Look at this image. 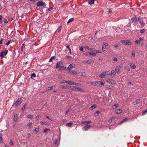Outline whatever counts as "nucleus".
<instances>
[{"label": "nucleus", "mask_w": 147, "mask_h": 147, "mask_svg": "<svg viewBox=\"0 0 147 147\" xmlns=\"http://www.w3.org/2000/svg\"><path fill=\"white\" fill-rule=\"evenodd\" d=\"M116 71H115L114 70H112L111 71V73H109V74L111 75H115L116 74Z\"/></svg>", "instance_id": "23"}, {"label": "nucleus", "mask_w": 147, "mask_h": 147, "mask_svg": "<svg viewBox=\"0 0 147 147\" xmlns=\"http://www.w3.org/2000/svg\"><path fill=\"white\" fill-rule=\"evenodd\" d=\"M95 83L96 81L94 82H90V84L92 85L95 86Z\"/></svg>", "instance_id": "39"}, {"label": "nucleus", "mask_w": 147, "mask_h": 147, "mask_svg": "<svg viewBox=\"0 0 147 147\" xmlns=\"http://www.w3.org/2000/svg\"><path fill=\"white\" fill-rule=\"evenodd\" d=\"M91 126V125H85L82 128V129L83 131H87Z\"/></svg>", "instance_id": "8"}, {"label": "nucleus", "mask_w": 147, "mask_h": 147, "mask_svg": "<svg viewBox=\"0 0 147 147\" xmlns=\"http://www.w3.org/2000/svg\"><path fill=\"white\" fill-rule=\"evenodd\" d=\"M10 43V41L8 40L7 42L6 43V44L7 45H8Z\"/></svg>", "instance_id": "60"}, {"label": "nucleus", "mask_w": 147, "mask_h": 147, "mask_svg": "<svg viewBox=\"0 0 147 147\" xmlns=\"http://www.w3.org/2000/svg\"><path fill=\"white\" fill-rule=\"evenodd\" d=\"M72 89L75 91H80L82 90L80 88L75 86L73 87Z\"/></svg>", "instance_id": "10"}, {"label": "nucleus", "mask_w": 147, "mask_h": 147, "mask_svg": "<svg viewBox=\"0 0 147 147\" xmlns=\"http://www.w3.org/2000/svg\"><path fill=\"white\" fill-rule=\"evenodd\" d=\"M131 55H132V56H135V53L134 51H132Z\"/></svg>", "instance_id": "41"}, {"label": "nucleus", "mask_w": 147, "mask_h": 147, "mask_svg": "<svg viewBox=\"0 0 147 147\" xmlns=\"http://www.w3.org/2000/svg\"><path fill=\"white\" fill-rule=\"evenodd\" d=\"M78 85V86H80L81 85V84H78V83H74V85H76V86H77Z\"/></svg>", "instance_id": "47"}, {"label": "nucleus", "mask_w": 147, "mask_h": 147, "mask_svg": "<svg viewBox=\"0 0 147 147\" xmlns=\"http://www.w3.org/2000/svg\"><path fill=\"white\" fill-rule=\"evenodd\" d=\"M102 51H105V50H106V49L105 47H105H104V46H103V47H102Z\"/></svg>", "instance_id": "61"}, {"label": "nucleus", "mask_w": 147, "mask_h": 147, "mask_svg": "<svg viewBox=\"0 0 147 147\" xmlns=\"http://www.w3.org/2000/svg\"><path fill=\"white\" fill-rule=\"evenodd\" d=\"M27 136L28 138H29L31 136L30 134L29 133L28 134Z\"/></svg>", "instance_id": "64"}, {"label": "nucleus", "mask_w": 147, "mask_h": 147, "mask_svg": "<svg viewBox=\"0 0 147 147\" xmlns=\"http://www.w3.org/2000/svg\"><path fill=\"white\" fill-rule=\"evenodd\" d=\"M57 141H58V140L57 139H56V140L54 142V144H56L57 143Z\"/></svg>", "instance_id": "63"}, {"label": "nucleus", "mask_w": 147, "mask_h": 147, "mask_svg": "<svg viewBox=\"0 0 147 147\" xmlns=\"http://www.w3.org/2000/svg\"><path fill=\"white\" fill-rule=\"evenodd\" d=\"M138 22H139L142 26H143L145 24L140 19V20L138 21Z\"/></svg>", "instance_id": "22"}, {"label": "nucleus", "mask_w": 147, "mask_h": 147, "mask_svg": "<svg viewBox=\"0 0 147 147\" xmlns=\"http://www.w3.org/2000/svg\"><path fill=\"white\" fill-rule=\"evenodd\" d=\"M61 26H59V27L58 28V29L57 30V31L58 32H60L61 30Z\"/></svg>", "instance_id": "30"}, {"label": "nucleus", "mask_w": 147, "mask_h": 147, "mask_svg": "<svg viewBox=\"0 0 147 147\" xmlns=\"http://www.w3.org/2000/svg\"><path fill=\"white\" fill-rule=\"evenodd\" d=\"M136 43L137 44H139L140 43V41L139 40H137L136 41Z\"/></svg>", "instance_id": "48"}, {"label": "nucleus", "mask_w": 147, "mask_h": 147, "mask_svg": "<svg viewBox=\"0 0 147 147\" xmlns=\"http://www.w3.org/2000/svg\"><path fill=\"white\" fill-rule=\"evenodd\" d=\"M127 120L126 118H125V119H124L122 120L119 123V124H121L122 123H123V122L125 121V120Z\"/></svg>", "instance_id": "37"}, {"label": "nucleus", "mask_w": 147, "mask_h": 147, "mask_svg": "<svg viewBox=\"0 0 147 147\" xmlns=\"http://www.w3.org/2000/svg\"><path fill=\"white\" fill-rule=\"evenodd\" d=\"M140 101L139 99H137L134 100L133 102V104L134 105H136L138 103L140 102Z\"/></svg>", "instance_id": "13"}, {"label": "nucleus", "mask_w": 147, "mask_h": 147, "mask_svg": "<svg viewBox=\"0 0 147 147\" xmlns=\"http://www.w3.org/2000/svg\"><path fill=\"white\" fill-rule=\"evenodd\" d=\"M39 129L38 128H36L34 130V131L35 132V134L37 133L39 131Z\"/></svg>", "instance_id": "29"}, {"label": "nucleus", "mask_w": 147, "mask_h": 147, "mask_svg": "<svg viewBox=\"0 0 147 147\" xmlns=\"http://www.w3.org/2000/svg\"><path fill=\"white\" fill-rule=\"evenodd\" d=\"M122 110L120 109H117L115 110V112L117 114H120L122 113Z\"/></svg>", "instance_id": "11"}, {"label": "nucleus", "mask_w": 147, "mask_h": 147, "mask_svg": "<svg viewBox=\"0 0 147 147\" xmlns=\"http://www.w3.org/2000/svg\"><path fill=\"white\" fill-rule=\"evenodd\" d=\"M96 107V105H94L92 106L90 108V110H93Z\"/></svg>", "instance_id": "21"}, {"label": "nucleus", "mask_w": 147, "mask_h": 147, "mask_svg": "<svg viewBox=\"0 0 147 147\" xmlns=\"http://www.w3.org/2000/svg\"><path fill=\"white\" fill-rule=\"evenodd\" d=\"M144 31H145V30L144 29H142V30H141L140 32L141 33H143L144 32Z\"/></svg>", "instance_id": "57"}, {"label": "nucleus", "mask_w": 147, "mask_h": 147, "mask_svg": "<svg viewBox=\"0 0 147 147\" xmlns=\"http://www.w3.org/2000/svg\"><path fill=\"white\" fill-rule=\"evenodd\" d=\"M84 62H85L88 64H89L93 63H94V61L92 59H89L86 61H84L82 62L83 63H84Z\"/></svg>", "instance_id": "9"}, {"label": "nucleus", "mask_w": 147, "mask_h": 147, "mask_svg": "<svg viewBox=\"0 0 147 147\" xmlns=\"http://www.w3.org/2000/svg\"><path fill=\"white\" fill-rule=\"evenodd\" d=\"M10 144L12 146H13V142L11 140L10 141Z\"/></svg>", "instance_id": "44"}, {"label": "nucleus", "mask_w": 147, "mask_h": 147, "mask_svg": "<svg viewBox=\"0 0 147 147\" xmlns=\"http://www.w3.org/2000/svg\"><path fill=\"white\" fill-rule=\"evenodd\" d=\"M140 19L136 17H134L131 18V20L133 22H136L140 20Z\"/></svg>", "instance_id": "6"}, {"label": "nucleus", "mask_w": 147, "mask_h": 147, "mask_svg": "<svg viewBox=\"0 0 147 147\" xmlns=\"http://www.w3.org/2000/svg\"><path fill=\"white\" fill-rule=\"evenodd\" d=\"M26 104H25V105H24V106H23V107H22V110H23V111L24 110V109H25V108H26Z\"/></svg>", "instance_id": "36"}, {"label": "nucleus", "mask_w": 147, "mask_h": 147, "mask_svg": "<svg viewBox=\"0 0 147 147\" xmlns=\"http://www.w3.org/2000/svg\"><path fill=\"white\" fill-rule=\"evenodd\" d=\"M95 0H90L88 3L90 5H92L94 3Z\"/></svg>", "instance_id": "19"}, {"label": "nucleus", "mask_w": 147, "mask_h": 147, "mask_svg": "<svg viewBox=\"0 0 147 147\" xmlns=\"http://www.w3.org/2000/svg\"><path fill=\"white\" fill-rule=\"evenodd\" d=\"M109 74V72L108 71L102 72L99 75V77L102 78H105L107 77Z\"/></svg>", "instance_id": "1"}, {"label": "nucleus", "mask_w": 147, "mask_h": 147, "mask_svg": "<svg viewBox=\"0 0 147 147\" xmlns=\"http://www.w3.org/2000/svg\"><path fill=\"white\" fill-rule=\"evenodd\" d=\"M7 53V51L6 50L4 51H3L1 53H0V56L2 58L4 56L6 55Z\"/></svg>", "instance_id": "5"}, {"label": "nucleus", "mask_w": 147, "mask_h": 147, "mask_svg": "<svg viewBox=\"0 0 147 147\" xmlns=\"http://www.w3.org/2000/svg\"><path fill=\"white\" fill-rule=\"evenodd\" d=\"M119 105L118 104H115V105L112 106V107L113 109H115Z\"/></svg>", "instance_id": "27"}, {"label": "nucleus", "mask_w": 147, "mask_h": 147, "mask_svg": "<svg viewBox=\"0 0 147 147\" xmlns=\"http://www.w3.org/2000/svg\"><path fill=\"white\" fill-rule=\"evenodd\" d=\"M102 53V52L101 51H100V50H97L96 51L95 53H96V54L97 53Z\"/></svg>", "instance_id": "45"}, {"label": "nucleus", "mask_w": 147, "mask_h": 147, "mask_svg": "<svg viewBox=\"0 0 147 147\" xmlns=\"http://www.w3.org/2000/svg\"><path fill=\"white\" fill-rule=\"evenodd\" d=\"M89 54L92 56H95L96 55V53L89 52Z\"/></svg>", "instance_id": "31"}, {"label": "nucleus", "mask_w": 147, "mask_h": 147, "mask_svg": "<svg viewBox=\"0 0 147 147\" xmlns=\"http://www.w3.org/2000/svg\"><path fill=\"white\" fill-rule=\"evenodd\" d=\"M147 113V110H146V111L143 112V113H142V114L143 115H144Z\"/></svg>", "instance_id": "53"}, {"label": "nucleus", "mask_w": 147, "mask_h": 147, "mask_svg": "<svg viewBox=\"0 0 147 147\" xmlns=\"http://www.w3.org/2000/svg\"><path fill=\"white\" fill-rule=\"evenodd\" d=\"M36 74L34 73H33L32 74V75L31 76V78H35L36 77Z\"/></svg>", "instance_id": "32"}, {"label": "nucleus", "mask_w": 147, "mask_h": 147, "mask_svg": "<svg viewBox=\"0 0 147 147\" xmlns=\"http://www.w3.org/2000/svg\"><path fill=\"white\" fill-rule=\"evenodd\" d=\"M63 63V62L62 61H59L57 63V66H56V68H59L60 67V65Z\"/></svg>", "instance_id": "12"}, {"label": "nucleus", "mask_w": 147, "mask_h": 147, "mask_svg": "<svg viewBox=\"0 0 147 147\" xmlns=\"http://www.w3.org/2000/svg\"><path fill=\"white\" fill-rule=\"evenodd\" d=\"M126 69L128 70V71H130V69L129 67H126L125 68Z\"/></svg>", "instance_id": "50"}, {"label": "nucleus", "mask_w": 147, "mask_h": 147, "mask_svg": "<svg viewBox=\"0 0 147 147\" xmlns=\"http://www.w3.org/2000/svg\"><path fill=\"white\" fill-rule=\"evenodd\" d=\"M4 22L5 23L7 24L8 23V22L6 19H5L4 20Z\"/></svg>", "instance_id": "59"}, {"label": "nucleus", "mask_w": 147, "mask_h": 147, "mask_svg": "<svg viewBox=\"0 0 147 147\" xmlns=\"http://www.w3.org/2000/svg\"><path fill=\"white\" fill-rule=\"evenodd\" d=\"M67 83H68V84L70 85H73L74 84V82L71 81H67Z\"/></svg>", "instance_id": "18"}, {"label": "nucleus", "mask_w": 147, "mask_h": 147, "mask_svg": "<svg viewBox=\"0 0 147 147\" xmlns=\"http://www.w3.org/2000/svg\"><path fill=\"white\" fill-rule=\"evenodd\" d=\"M80 50H81V51H83V47H81L80 48Z\"/></svg>", "instance_id": "62"}, {"label": "nucleus", "mask_w": 147, "mask_h": 147, "mask_svg": "<svg viewBox=\"0 0 147 147\" xmlns=\"http://www.w3.org/2000/svg\"><path fill=\"white\" fill-rule=\"evenodd\" d=\"M74 20V19L73 18H71L67 22V24H69L70 22H72Z\"/></svg>", "instance_id": "28"}, {"label": "nucleus", "mask_w": 147, "mask_h": 147, "mask_svg": "<svg viewBox=\"0 0 147 147\" xmlns=\"http://www.w3.org/2000/svg\"><path fill=\"white\" fill-rule=\"evenodd\" d=\"M119 45H114V47L115 48H116L119 47Z\"/></svg>", "instance_id": "55"}, {"label": "nucleus", "mask_w": 147, "mask_h": 147, "mask_svg": "<svg viewBox=\"0 0 147 147\" xmlns=\"http://www.w3.org/2000/svg\"><path fill=\"white\" fill-rule=\"evenodd\" d=\"M85 48L86 49H88V50H91V49L89 48L88 46H86L85 47Z\"/></svg>", "instance_id": "52"}, {"label": "nucleus", "mask_w": 147, "mask_h": 147, "mask_svg": "<svg viewBox=\"0 0 147 147\" xmlns=\"http://www.w3.org/2000/svg\"><path fill=\"white\" fill-rule=\"evenodd\" d=\"M50 129H48L47 128H46L44 130V133L46 132L48 130H49Z\"/></svg>", "instance_id": "46"}, {"label": "nucleus", "mask_w": 147, "mask_h": 147, "mask_svg": "<svg viewBox=\"0 0 147 147\" xmlns=\"http://www.w3.org/2000/svg\"><path fill=\"white\" fill-rule=\"evenodd\" d=\"M72 124L73 123L72 122L68 123L66 124V126L69 127H70L72 125Z\"/></svg>", "instance_id": "26"}, {"label": "nucleus", "mask_w": 147, "mask_h": 147, "mask_svg": "<svg viewBox=\"0 0 147 147\" xmlns=\"http://www.w3.org/2000/svg\"><path fill=\"white\" fill-rule=\"evenodd\" d=\"M86 75V73L85 72H82L81 74V75L84 76Z\"/></svg>", "instance_id": "49"}, {"label": "nucleus", "mask_w": 147, "mask_h": 147, "mask_svg": "<svg viewBox=\"0 0 147 147\" xmlns=\"http://www.w3.org/2000/svg\"><path fill=\"white\" fill-rule=\"evenodd\" d=\"M33 117L32 115H27V117L28 118H32Z\"/></svg>", "instance_id": "33"}, {"label": "nucleus", "mask_w": 147, "mask_h": 147, "mask_svg": "<svg viewBox=\"0 0 147 147\" xmlns=\"http://www.w3.org/2000/svg\"><path fill=\"white\" fill-rule=\"evenodd\" d=\"M32 123L31 122H29L28 124L27 125L29 126V127H30V126L32 125Z\"/></svg>", "instance_id": "43"}, {"label": "nucleus", "mask_w": 147, "mask_h": 147, "mask_svg": "<svg viewBox=\"0 0 147 147\" xmlns=\"http://www.w3.org/2000/svg\"><path fill=\"white\" fill-rule=\"evenodd\" d=\"M69 110H67L65 112V115L67 114L69 112Z\"/></svg>", "instance_id": "56"}, {"label": "nucleus", "mask_w": 147, "mask_h": 147, "mask_svg": "<svg viewBox=\"0 0 147 147\" xmlns=\"http://www.w3.org/2000/svg\"><path fill=\"white\" fill-rule=\"evenodd\" d=\"M40 123L43 125H47V123L45 122L41 121L40 122Z\"/></svg>", "instance_id": "38"}, {"label": "nucleus", "mask_w": 147, "mask_h": 147, "mask_svg": "<svg viewBox=\"0 0 147 147\" xmlns=\"http://www.w3.org/2000/svg\"><path fill=\"white\" fill-rule=\"evenodd\" d=\"M107 88L110 89H113V87L112 86L110 85Z\"/></svg>", "instance_id": "42"}, {"label": "nucleus", "mask_w": 147, "mask_h": 147, "mask_svg": "<svg viewBox=\"0 0 147 147\" xmlns=\"http://www.w3.org/2000/svg\"><path fill=\"white\" fill-rule=\"evenodd\" d=\"M95 86H100V84L99 82L96 81Z\"/></svg>", "instance_id": "24"}, {"label": "nucleus", "mask_w": 147, "mask_h": 147, "mask_svg": "<svg viewBox=\"0 0 147 147\" xmlns=\"http://www.w3.org/2000/svg\"><path fill=\"white\" fill-rule=\"evenodd\" d=\"M129 66L133 69H134L136 67L135 65L132 63L129 64Z\"/></svg>", "instance_id": "14"}, {"label": "nucleus", "mask_w": 147, "mask_h": 147, "mask_svg": "<svg viewBox=\"0 0 147 147\" xmlns=\"http://www.w3.org/2000/svg\"><path fill=\"white\" fill-rule=\"evenodd\" d=\"M115 71L117 73H118L119 71V68L118 66H117L115 68Z\"/></svg>", "instance_id": "20"}, {"label": "nucleus", "mask_w": 147, "mask_h": 147, "mask_svg": "<svg viewBox=\"0 0 147 147\" xmlns=\"http://www.w3.org/2000/svg\"><path fill=\"white\" fill-rule=\"evenodd\" d=\"M18 119V117L16 114H15L13 118V120L16 121Z\"/></svg>", "instance_id": "25"}, {"label": "nucleus", "mask_w": 147, "mask_h": 147, "mask_svg": "<svg viewBox=\"0 0 147 147\" xmlns=\"http://www.w3.org/2000/svg\"><path fill=\"white\" fill-rule=\"evenodd\" d=\"M53 86H51V87H47V89L48 90H51L53 88Z\"/></svg>", "instance_id": "35"}, {"label": "nucleus", "mask_w": 147, "mask_h": 147, "mask_svg": "<svg viewBox=\"0 0 147 147\" xmlns=\"http://www.w3.org/2000/svg\"><path fill=\"white\" fill-rule=\"evenodd\" d=\"M2 136L0 135V142H2Z\"/></svg>", "instance_id": "58"}, {"label": "nucleus", "mask_w": 147, "mask_h": 147, "mask_svg": "<svg viewBox=\"0 0 147 147\" xmlns=\"http://www.w3.org/2000/svg\"><path fill=\"white\" fill-rule=\"evenodd\" d=\"M45 2L42 1H39L37 3L36 5L38 7H40L42 6L45 5Z\"/></svg>", "instance_id": "4"}, {"label": "nucleus", "mask_w": 147, "mask_h": 147, "mask_svg": "<svg viewBox=\"0 0 147 147\" xmlns=\"http://www.w3.org/2000/svg\"><path fill=\"white\" fill-rule=\"evenodd\" d=\"M106 81L108 83L112 84H116V82L114 80L111 79H107L106 80Z\"/></svg>", "instance_id": "3"}, {"label": "nucleus", "mask_w": 147, "mask_h": 147, "mask_svg": "<svg viewBox=\"0 0 147 147\" xmlns=\"http://www.w3.org/2000/svg\"><path fill=\"white\" fill-rule=\"evenodd\" d=\"M82 123H83L84 125H87L91 123V121H82Z\"/></svg>", "instance_id": "16"}, {"label": "nucleus", "mask_w": 147, "mask_h": 147, "mask_svg": "<svg viewBox=\"0 0 147 147\" xmlns=\"http://www.w3.org/2000/svg\"><path fill=\"white\" fill-rule=\"evenodd\" d=\"M74 67H73V66L72 64H70L69 65V67H68V70L69 71H71L72 69Z\"/></svg>", "instance_id": "17"}, {"label": "nucleus", "mask_w": 147, "mask_h": 147, "mask_svg": "<svg viewBox=\"0 0 147 147\" xmlns=\"http://www.w3.org/2000/svg\"><path fill=\"white\" fill-rule=\"evenodd\" d=\"M100 83V85H104L105 84V83L103 82H99Z\"/></svg>", "instance_id": "51"}, {"label": "nucleus", "mask_w": 147, "mask_h": 147, "mask_svg": "<svg viewBox=\"0 0 147 147\" xmlns=\"http://www.w3.org/2000/svg\"><path fill=\"white\" fill-rule=\"evenodd\" d=\"M121 42L124 45H131V42L128 40H121Z\"/></svg>", "instance_id": "2"}, {"label": "nucleus", "mask_w": 147, "mask_h": 147, "mask_svg": "<svg viewBox=\"0 0 147 147\" xmlns=\"http://www.w3.org/2000/svg\"><path fill=\"white\" fill-rule=\"evenodd\" d=\"M60 87L63 89H66L67 87L66 86L61 85L60 86Z\"/></svg>", "instance_id": "34"}, {"label": "nucleus", "mask_w": 147, "mask_h": 147, "mask_svg": "<svg viewBox=\"0 0 147 147\" xmlns=\"http://www.w3.org/2000/svg\"><path fill=\"white\" fill-rule=\"evenodd\" d=\"M67 81H65V80H64L62 81L61 82V83H67Z\"/></svg>", "instance_id": "54"}, {"label": "nucleus", "mask_w": 147, "mask_h": 147, "mask_svg": "<svg viewBox=\"0 0 147 147\" xmlns=\"http://www.w3.org/2000/svg\"><path fill=\"white\" fill-rule=\"evenodd\" d=\"M69 74H70L72 75V74H78V73H77L75 71H70L69 72Z\"/></svg>", "instance_id": "15"}, {"label": "nucleus", "mask_w": 147, "mask_h": 147, "mask_svg": "<svg viewBox=\"0 0 147 147\" xmlns=\"http://www.w3.org/2000/svg\"><path fill=\"white\" fill-rule=\"evenodd\" d=\"M54 58V57H51V58L49 60V62H51L52 61L53 59Z\"/></svg>", "instance_id": "40"}, {"label": "nucleus", "mask_w": 147, "mask_h": 147, "mask_svg": "<svg viewBox=\"0 0 147 147\" xmlns=\"http://www.w3.org/2000/svg\"><path fill=\"white\" fill-rule=\"evenodd\" d=\"M22 102V101L20 99H18L16 100V102L15 103V105L16 107L18 106Z\"/></svg>", "instance_id": "7"}]
</instances>
